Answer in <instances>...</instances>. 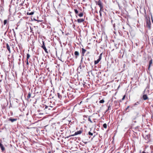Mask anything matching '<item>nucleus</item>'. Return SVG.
<instances>
[{"label":"nucleus","instance_id":"nucleus-1","mask_svg":"<svg viewBox=\"0 0 153 153\" xmlns=\"http://www.w3.org/2000/svg\"><path fill=\"white\" fill-rule=\"evenodd\" d=\"M102 53H101L99 56V58L97 60H95L94 61V64L96 65L97 63H99V62L100 61V60L102 58Z\"/></svg>","mask_w":153,"mask_h":153},{"label":"nucleus","instance_id":"nucleus-2","mask_svg":"<svg viewBox=\"0 0 153 153\" xmlns=\"http://www.w3.org/2000/svg\"><path fill=\"white\" fill-rule=\"evenodd\" d=\"M150 135L149 134H147L146 135V136L145 137V139L146 141L145 143H148L150 141Z\"/></svg>","mask_w":153,"mask_h":153},{"label":"nucleus","instance_id":"nucleus-3","mask_svg":"<svg viewBox=\"0 0 153 153\" xmlns=\"http://www.w3.org/2000/svg\"><path fill=\"white\" fill-rule=\"evenodd\" d=\"M42 47L43 49L45 50V52L47 53H48V52L47 51V49H46V47L45 46V43L43 41H42Z\"/></svg>","mask_w":153,"mask_h":153},{"label":"nucleus","instance_id":"nucleus-4","mask_svg":"<svg viewBox=\"0 0 153 153\" xmlns=\"http://www.w3.org/2000/svg\"><path fill=\"white\" fill-rule=\"evenodd\" d=\"M82 132V130H80L79 131H77L74 134L72 135V136H74L75 135H77L78 134H81V133Z\"/></svg>","mask_w":153,"mask_h":153},{"label":"nucleus","instance_id":"nucleus-5","mask_svg":"<svg viewBox=\"0 0 153 153\" xmlns=\"http://www.w3.org/2000/svg\"><path fill=\"white\" fill-rule=\"evenodd\" d=\"M0 148L1 149L2 152L5 150V148L3 144H0Z\"/></svg>","mask_w":153,"mask_h":153},{"label":"nucleus","instance_id":"nucleus-6","mask_svg":"<svg viewBox=\"0 0 153 153\" xmlns=\"http://www.w3.org/2000/svg\"><path fill=\"white\" fill-rule=\"evenodd\" d=\"M96 4L99 5V6L102 5V2L100 1V0H99L98 1L96 2Z\"/></svg>","mask_w":153,"mask_h":153},{"label":"nucleus","instance_id":"nucleus-7","mask_svg":"<svg viewBox=\"0 0 153 153\" xmlns=\"http://www.w3.org/2000/svg\"><path fill=\"white\" fill-rule=\"evenodd\" d=\"M82 56H83L84 55V54L86 51V50L83 48H82Z\"/></svg>","mask_w":153,"mask_h":153},{"label":"nucleus","instance_id":"nucleus-8","mask_svg":"<svg viewBox=\"0 0 153 153\" xmlns=\"http://www.w3.org/2000/svg\"><path fill=\"white\" fill-rule=\"evenodd\" d=\"M84 20L83 19H77V21L78 23H80L84 21Z\"/></svg>","mask_w":153,"mask_h":153},{"label":"nucleus","instance_id":"nucleus-9","mask_svg":"<svg viewBox=\"0 0 153 153\" xmlns=\"http://www.w3.org/2000/svg\"><path fill=\"white\" fill-rule=\"evenodd\" d=\"M146 25L148 27H150L151 26V23L150 20H148L146 22Z\"/></svg>","mask_w":153,"mask_h":153},{"label":"nucleus","instance_id":"nucleus-10","mask_svg":"<svg viewBox=\"0 0 153 153\" xmlns=\"http://www.w3.org/2000/svg\"><path fill=\"white\" fill-rule=\"evenodd\" d=\"M143 98L144 100H146L148 99V98L146 94H144L143 96Z\"/></svg>","mask_w":153,"mask_h":153},{"label":"nucleus","instance_id":"nucleus-11","mask_svg":"<svg viewBox=\"0 0 153 153\" xmlns=\"http://www.w3.org/2000/svg\"><path fill=\"white\" fill-rule=\"evenodd\" d=\"M6 48L8 51H9V53H10V46L8 44V43L6 44Z\"/></svg>","mask_w":153,"mask_h":153},{"label":"nucleus","instance_id":"nucleus-12","mask_svg":"<svg viewBox=\"0 0 153 153\" xmlns=\"http://www.w3.org/2000/svg\"><path fill=\"white\" fill-rule=\"evenodd\" d=\"M74 55L76 56V58H77V56H78L79 55V53L78 51H76L74 52Z\"/></svg>","mask_w":153,"mask_h":153},{"label":"nucleus","instance_id":"nucleus-13","mask_svg":"<svg viewBox=\"0 0 153 153\" xmlns=\"http://www.w3.org/2000/svg\"><path fill=\"white\" fill-rule=\"evenodd\" d=\"M17 120V119H12L11 118H10L9 119V120L11 121L12 122H13L14 121H16Z\"/></svg>","mask_w":153,"mask_h":153},{"label":"nucleus","instance_id":"nucleus-14","mask_svg":"<svg viewBox=\"0 0 153 153\" xmlns=\"http://www.w3.org/2000/svg\"><path fill=\"white\" fill-rule=\"evenodd\" d=\"M152 59H151L149 61V69L152 64Z\"/></svg>","mask_w":153,"mask_h":153},{"label":"nucleus","instance_id":"nucleus-15","mask_svg":"<svg viewBox=\"0 0 153 153\" xmlns=\"http://www.w3.org/2000/svg\"><path fill=\"white\" fill-rule=\"evenodd\" d=\"M57 95L58 96V98L59 99L61 100L62 98V95L59 93H57Z\"/></svg>","mask_w":153,"mask_h":153},{"label":"nucleus","instance_id":"nucleus-16","mask_svg":"<svg viewBox=\"0 0 153 153\" xmlns=\"http://www.w3.org/2000/svg\"><path fill=\"white\" fill-rule=\"evenodd\" d=\"M31 93H30V92H29L28 93V96H27V98L28 99L29 98H30L31 97Z\"/></svg>","mask_w":153,"mask_h":153},{"label":"nucleus","instance_id":"nucleus-17","mask_svg":"<svg viewBox=\"0 0 153 153\" xmlns=\"http://www.w3.org/2000/svg\"><path fill=\"white\" fill-rule=\"evenodd\" d=\"M100 7V11H103V6L102 5L99 6Z\"/></svg>","mask_w":153,"mask_h":153},{"label":"nucleus","instance_id":"nucleus-18","mask_svg":"<svg viewBox=\"0 0 153 153\" xmlns=\"http://www.w3.org/2000/svg\"><path fill=\"white\" fill-rule=\"evenodd\" d=\"M34 12H31L30 13H29V12H27V14L28 15H33L34 14Z\"/></svg>","mask_w":153,"mask_h":153},{"label":"nucleus","instance_id":"nucleus-19","mask_svg":"<svg viewBox=\"0 0 153 153\" xmlns=\"http://www.w3.org/2000/svg\"><path fill=\"white\" fill-rule=\"evenodd\" d=\"M30 56V55L29 53L27 54V60Z\"/></svg>","mask_w":153,"mask_h":153},{"label":"nucleus","instance_id":"nucleus-20","mask_svg":"<svg viewBox=\"0 0 153 153\" xmlns=\"http://www.w3.org/2000/svg\"><path fill=\"white\" fill-rule=\"evenodd\" d=\"M111 106L109 105L108 107V109L106 110V112H107L108 111L110 110H111Z\"/></svg>","mask_w":153,"mask_h":153},{"label":"nucleus","instance_id":"nucleus-21","mask_svg":"<svg viewBox=\"0 0 153 153\" xmlns=\"http://www.w3.org/2000/svg\"><path fill=\"white\" fill-rule=\"evenodd\" d=\"M83 15V14L82 13H81L78 14V16L80 17H82Z\"/></svg>","mask_w":153,"mask_h":153},{"label":"nucleus","instance_id":"nucleus-22","mask_svg":"<svg viewBox=\"0 0 153 153\" xmlns=\"http://www.w3.org/2000/svg\"><path fill=\"white\" fill-rule=\"evenodd\" d=\"M139 104V102H136L134 104V106H135L136 105H138Z\"/></svg>","mask_w":153,"mask_h":153},{"label":"nucleus","instance_id":"nucleus-23","mask_svg":"<svg viewBox=\"0 0 153 153\" xmlns=\"http://www.w3.org/2000/svg\"><path fill=\"white\" fill-rule=\"evenodd\" d=\"M103 127L104 128H106L107 127V125L106 124V123L104 124L103 125Z\"/></svg>","mask_w":153,"mask_h":153},{"label":"nucleus","instance_id":"nucleus-24","mask_svg":"<svg viewBox=\"0 0 153 153\" xmlns=\"http://www.w3.org/2000/svg\"><path fill=\"white\" fill-rule=\"evenodd\" d=\"M104 102V100H100L99 101V102L100 103H103Z\"/></svg>","mask_w":153,"mask_h":153},{"label":"nucleus","instance_id":"nucleus-25","mask_svg":"<svg viewBox=\"0 0 153 153\" xmlns=\"http://www.w3.org/2000/svg\"><path fill=\"white\" fill-rule=\"evenodd\" d=\"M83 59V56H81V60L80 61V64H82V60Z\"/></svg>","mask_w":153,"mask_h":153},{"label":"nucleus","instance_id":"nucleus-26","mask_svg":"<svg viewBox=\"0 0 153 153\" xmlns=\"http://www.w3.org/2000/svg\"><path fill=\"white\" fill-rule=\"evenodd\" d=\"M74 10V12H75V13L76 14H77L78 13V10H76V9H75Z\"/></svg>","mask_w":153,"mask_h":153},{"label":"nucleus","instance_id":"nucleus-27","mask_svg":"<svg viewBox=\"0 0 153 153\" xmlns=\"http://www.w3.org/2000/svg\"><path fill=\"white\" fill-rule=\"evenodd\" d=\"M88 135H91V136H92L93 135V134L92 133L90 132V131H89L88 133Z\"/></svg>","mask_w":153,"mask_h":153},{"label":"nucleus","instance_id":"nucleus-28","mask_svg":"<svg viewBox=\"0 0 153 153\" xmlns=\"http://www.w3.org/2000/svg\"><path fill=\"white\" fill-rule=\"evenodd\" d=\"M7 23V20H4V22H3L4 24V25H5Z\"/></svg>","mask_w":153,"mask_h":153},{"label":"nucleus","instance_id":"nucleus-29","mask_svg":"<svg viewBox=\"0 0 153 153\" xmlns=\"http://www.w3.org/2000/svg\"><path fill=\"white\" fill-rule=\"evenodd\" d=\"M88 120L89 121L90 123H92V121H91V120L90 117H89L88 118Z\"/></svg>","mask_w":153,"mask_h":153},{"label":"nucleus","instance_id":"nucleus-30","mask_svg":"<svg viewBox=\"0 0 153 153\" xmlns=\"http://www.w3.org/2000/svg\"><path fill=\"white\" fill-rule=\"evenodd\" d=\"M49 107H51L50 106H47V105H45V108H44V109H47V108H48Z\"/></svg>","mask_w":153,"mask_h":153},{"label":"nucleus","instance_id":"nucleus-31","mask_svg":"<svg viewBox=\"0 0 153 153\" xmlns=\"http://www.w3.org/2000/svg\"><path fill=\"white\" fill-rule=\"evenodd\" d=\"M82 64H80L79 66V68L80 69H82Z\"/></svg>","mask_w":153,"mask_h":153},{"label":"nucleus","instance_id":"nucleus-32","mask_svg":"<svg viewBox=\"0 0 153 153\" xmlns=\"http://www.w3.org/2000/svg\"><path fill=\"white\" fill-rule=\"evenodd\" d=\"M125 95H124L123 96V98H122V100H123L125 99Z\"/></svg>","mask_w":153,"mask_h":153},{"label":"nucleus","instance_id":"nucleus-33","mask_svg":"<svg viewBox=\"0 0 153 153\" xmlns=\"http://www.w3.org/2000/svg\"><path fill=\"white\" fill-rule=\"evenodd\" d=\"M102 11H99V13H100V16L101 17V16H102V13H101V12Z\"/></svg>","mask_w":153,"mask_h":153},{"label":"nucleus","instance_id":"nucleus-34","mask_svg":"<svg viewBox=\"0 0 153 153\" xmlns=\"http://www.w3.org/2000/svg\"><path fill=\"white\" fill-rule=\"evenodd\" d=\"M26 64L27 65H28V64H29V63H28V60H27Z\"/></svg>","mask_w":153,"mask_h":153},{"label":"nucleus","instance_id":"nucleus-35","mask_svg":"<svg viewBox=\"0 0 153 153\" xmlns=\"http://www.w3.org/2000/svg\"><path fill=\"white\" fill-rule=\"evenodd\" d=\"M129 107H130L129 106H128L127 108H126V110L127 109H128L129 108Z\"/></svg>","mask_w":153,"mask_h":153},{"label":"nucleus","instance_id":"nucleus-36","mask_svg":"<svg viewBox=\"0 0 153 153\" xmlns=\"http://www.w3.org/2000/svg\"><path fill=\"white\" fill-rule=\"evenodd\" d=\"M30 30H31V32H32H32V30H33L32 28H31L30 27Z\"/></svg>","mask_w":153,"mask_h":153},{"label":"nucleus","instance_id":"nucleus-37","mask_svg":"<svg viewBox=\"0 0 153 153\" xmlns=\"http://www.w3.org/2000/svg\"><path fill=\"white\" fill-rule=\"evenodd\" d=\"M48 153H52V152L50 151L48 152Z\"/></svg>","mask_w":153,"mask_h":153},{"label":"nucleus","instance_id":"nucleus-38","mask_svg":"<svg viewBox=\"0 0 153 153\" xmlns=\"http://www.w3.org/2000/svg\"><path fill=\"white\" fill-rule=\"evenodd\" d=\"M82 67L83 68H84L85 67V65H82Z\"/></svg>","mask_w":153,"mask_h":153},{"label":"nucleus","instance_id":"nucleus-39","mask_svg":"<svg viewBox=\"0 0 153 153\" xmlns=\"http://www.w3.org/2000/svg\"><path fill=\"white\" fill-rule=\"evenodd\" d=\"M75 25H73V27H75Z\"/></svg>","mask_w":153,"mask_h":153},{"label":"nucleus","instance_id":"nucleus-40","mask_svg":"<svg viewBox=\"0 0 153 153\" xmlns=\"http://www.w3.org/2000/svg\"><path fill=\"white\" fill-rule=\"evenodd\" d=\"M19 62H20V61H21V59H19Z\"/></svg>","mask_w":153,"mask_h":153},{"label":"nucleus","instance_id":"nucleus-41","mask_svg":"<svg viewBox=\"0 0 153 153\" xmlns=\"http://www.w3.org/2000/svg\"><path fill=\"white\" fill-rule=\"evenodd\" d=\"M14 33L15 34V32L14 31Z\"/></svg>","mask_w":153,"mask_h":153},{"label":"nucleus","instance_id":"nucleus-42","mask_svg":"<svg viewBox=\"0 0 153 153\" xmlns=\"http://www.w3.org/2000/svg\"><path fill=\"white\" fill-rule=\"evenodd\" d=\"M77 148V147H76V149H78V148Z\"/></svg>","mask_w":153,"mask_h":153},{"label":"nucleus","instance_id":"nucleus-43","mask_svg":"<svg viewBox=\"0 0 153 153\" xmlns=\"http://www.w3.org/2000/svg\"><path fill=\"white\" fill-rule=\"evenodd\" d=\"M96 12L97 13H98V12H97V11H96Z\"/></svg>","mask_w":153,"mask_h":153},{"label":"nucleus","instance_id":"nucleus-44","mask_svg":"<svg viewBox=\"0 0 153 153\" xmlns=\"http://www.w3.org/2000/svg\"><path fill=\"white\" fill-rule=\"evenodd\" d=\"M34 20H35L36 21H37V20H36V19H34Z\"/></svg>","mask_w":153,"mask_h":153},{"label":"nucleus","instance_id":"nucleus-45","mask_svg":"<svg viewBox=\"0 0 153 153\" xmlns=\"http://www.w3.org/2000/svg\"><path fill=\"white\" fill-rule=\"evenodd\" d=\"M20 64V63L19 62V64Z\"/></svg>","mask_w":153,"mask_h":153},{"label":"nucleus","instance_id":"nucleus-46","mask_svg":"<svg viewBox=\"0 0 153 153\" xmlns=\"http://www.w3.org/2000/svg\"><path fill=\"white\" fill-rule=\"evenodd\" d=\"M48 109H49V110H50V108H48Z\"/></svg>","mask_w":153,"mask_h":153},{"label":"nucleus","instance_id":"nucleus-47","mask_svg":"<svg viewBox=\"0 0 153 153\" xmlns=\"http://www.w3.org/2000/svg\"><path fill=\"white\" fill-rule=\"evenodd\" d=\"M117 153H120V152H117Z\"/></svg>","mask_w":153,"mask_h":153}]
</instances>
